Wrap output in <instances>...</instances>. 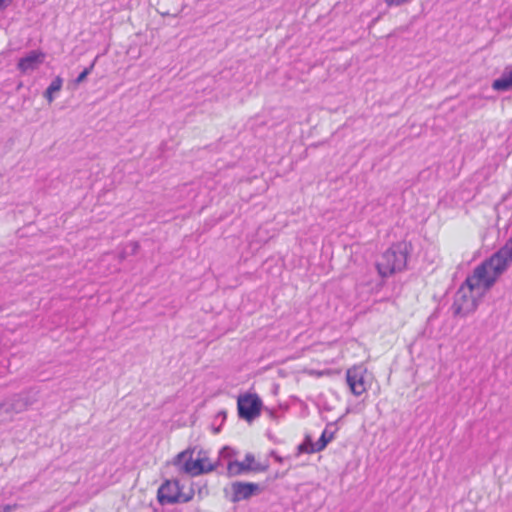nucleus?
I'll return each mask as SVG.
<instances>
[{
  "instance_id": "f257e3e1",
  "label": "nucleus",
  "mask_w": 512,
  "mask_h": 512,
  "mask_svg": "<svg viewBox=\"0 0 512 512\" xmlns=\"http://www.w3.org/2000/svg\"><path fill=\"white\" fill-rule=\"evenodd\" d=\"M512 264V237L489 258L474 268L455 294L454 315L465 317L473 313L479 299Z\"/></svg>"
},
{
  "instance_id": "f03ea898",
  "label": "nucleus",
  "mask_w": 512,
  "mask_h": 512,
  "mask_svg": "<svg viewBox=\"0 0 512 512\" xmlns=\"http://www.w3.org/2000/svg\"><path fill=\"white\" fill-rule=\"evenodd\" d=\"M408 245L405 242L393 244L377 260L376 268L383 278L402 271L407 264Z\"/></svg>"
},
{
  "instance_id": "7ed1b4c3",
  "label": "nucleus",
  "mask_w": 512,
  "mask_h": 512,
  "mask_svg": "<svg viewBox=\"0 0 512 512\" xmlns=\"http://www.w3.org/2000/svg\"><path fill=\"white\" fill-rule=\"evenodd\" d=\"M173 464L177 466L181 472L190 476H198L215 469V465L210 463L205 457H198L194 460L192 458V451L190 450H185L177 454Z\"/></svg>"
},
{
  "instance_id": "20e7f679",
  "label": "nucleus",
  "mask_w": 512,
  "mask_h": 512,
  "mask_svg": "<svg viewBox=\"0 0 512 512\" xmlns=\"http://www.w3.org/2000/svg\"><path fill=\"white\" fill-rule=\"evenodd\" d=\"M157 498L162 505L187 503L193 498V493H182L178 481L167 480L159 487Z\"/></svg>"
},
{
  "instance_id": "39448f33",
  "label": "nucleus",
  "mask_w": 512,
  "mask_h": 512,
  "mask_svg": "<svg viewBox=\"0 0 512 512\" xmlns=\"http://www.w3.org/2000/svg\"><path fill=\"white\" fill-rule=\"evenodd\" d=\"M238 415L240 418L251 422L260 416L262 401L256 394H245L238 397Z\"/></svg>"
},
{
  "instance_id": "423d86ee",
  "label": "nucleus",
  "mask_w": 512,
  "mask_h": 512,
  "mask_svg": "<svg viewBox=\"0 0 512 512\" xmlns=\"http://www.w3.org/2000/svg\"><path fill=\"white\" fill-rule=\"evenodd\" d=\"M340 420H341V418H339L335 422L328 423L326 425L324 431L322 432L319 440L315 443L310 442L309 448L305 447L304 445H300V447H299L300 451H304L306 453H316V452L323 451L326 448V446L328 445V443H330L334 439L335 433L338 430L336 425H337V422Z\"/></svg>"
},
{
  "instance_id": "0eeeda50",
  "label": "nucleus",
  "mask_w": 512,
  "mask_h": 512,
  "mask_svg": "<svg viewBox=\"0 0 512 512\" xmlns=\"http://www.w3.org/2000/svg\"><path fill=\"white\" fill-rule=\"evenodd\" d=\"M45 57V53L40 50L29 51L25 56L18 60L17 69L22 74L33 72L43 64Z\"/></svg>"
},
{
  "instance_id": "6e6552de",
  "label": "nucleus",
  "mask_w": 512,
  "mask_h": 512,
  "mask_svg": "<svg viewBox=\"0 0 512 512\" xmlns=\"http://www.w3.org/2000/svg\"><path fill=\"white\" fill-rule=\"evenodd\" d=\"M365 370L361 366L349 368L346 372V381L355 396H360L366 391Z\"/></svg>"
},
{
  "instance_id": "1a4fd4ad",
  "label": "nucleus",
  "mask_w": 512,
  "mask_h": 512,
  "mask_svg": "<svg viewBox=\"0 0 512 512\" xmlns=\"http://www.w3.org/2000/svg\"><path fill=\"white\" fill-rule=\"evenodd\" d=\"M231 489L233 492L231 501L236 503L241 500L249 499L256 491L259 490V486L255 483L234 482Z\"/></svg>"
},
{
  "instance_id": "9d476101",
  "label": "nucleus",
  "mask_w": 512,
  "mask_h": 512,
  "mask_svg": "<svg viewBox=\"0 0 512 512\" xmlns=\"http://www.w3.org/2000/svg\"><path fill=\"white\" fill-rule=\"evenodd\" d=\"M254 462V456L252 454H247L245 456V460L243 462L239 461H231L228 464L227 470L228 474L231 476H236L243 474L250 470H257L256 467H251V464Z\"/></svg>"
},
{
  "instance_id": "9b49d317",
  "label": "nucleus",
  "mask_w": 512,
  "mask_h": 512,
  "mask_svg": "<svg viewBox=\"0 0 512 512\" xmlns=\"http://www.w3.org/2000/svg\"><path fill=\"white\" fill-rule=\"evenodd\" d=\"M492 88L501 92L512 90V66L506 68L501 77L492 82Z\"/></svg>"
},
{
  "instance_id": "f8f14e48",
  "label": "nucleus",
  "mask_w": 512,
  "mask_h": 512,
  "mask_svg": "<svg viewBox=\"0 0 512 512\" xmlns=\"http://www.w3.org/2000/svg\"><path fill=\"white\" fill-rule=\"evenodd\" d=\"M63 86V79L60 76L55 77L50 85L47 87L44 92V97L48 101V103H52L55 99L54 94L59 92Z\"/></svg>"
},
{
  "instance_id": "ddd939ff",
  "label": "nucleus",
  "mask_w": 512,
  "mask_h": 512,
  "mask_svg": "<svg viewBox=\"0 0 512 512\" xmlns=\"http://www.w3.org/2000/svg\"><path fill=\"white\" fill-rule=\"evenodd\" d=\"M94 64L95 62H92L91 65L89 67H86L79 75L78 77L75 79V84L78 85L80 83H82L86 77L92 72L93 68H94Z\"/></svg>"
},
{
  "instance_id": "4468645a",
  "label": "nucleus",
  "mask_w": 512,
  "mask_h": 512,
  "mask_svg": "<svg viewBox=\"0 0 512 512\" xmlns=\"http://www.w3.org/2000/svg\"><path fill=\"white\" fill-rule=\"evenodd\" d=\"M389 6H400L404 3H407V0H387L386 1Z\"/></svg>"
},
{
  "instance_id": "2eb2a0df",
  "label": "nucleus",
  "mask_w": 512,
  "mask_h": 512,
  "mask_svg": "<svg viewBox=\"0 0 512 512\" xmlns=\"http://www.w3.org/2000/svg\"><path fill=\"white\" fill-rule=\"evenodd\" d=\"M15 508V505H5L4 507H0V512H11Z\"/></svg>"
},
{
  "instance_id": "dca6fc26",
  "label": "nucleus",
  "mask_w": 512,
  "mask_h": 512,
  "mask_svg": "<svg viewBox=\"0 0 512 512\" xmlns=\"http://www.w3.org/2000/svg\"><path fill=\"white\" fill-rule=\"evenodd\" d=\"M129 246L131 248V253H136V251L138 249V244L136 242H133Z\"/></svg>"
}]
</instances>
